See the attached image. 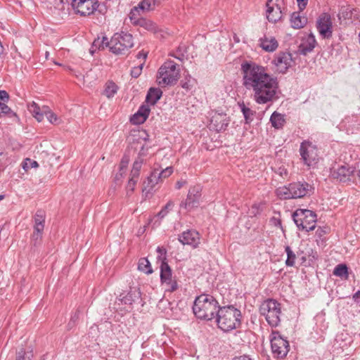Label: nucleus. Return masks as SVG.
Listing matches in <instances>:
<instances>
[{"instance_id": "obj_11", "label": "nucleus", "mask_w": 360, "mask_h": 360, "mask_svg": "<svg viewBox=\"0 0 360 360\" xmlns=\"http://www.w3.org/2000/svg\"><path fill=\"white\" fill-rule=\"evenodd\" d=\"M72 6L77 13L82 16L93 14L98 8V0H72Z\"/></svg>"}, {"instance_id": "obj_22", "label": "nucleus", "mask_w": 360, "mask_h": 360, "mask_svg": "<svg viewBox=\"0 0 360 360\" xmlns=\"http://www.w3.org/2000/svg\"><path fill=\"white\" fill-rule=\"evenodd\" d=\"M45 212L41 210L36 212L34 217V229L36 232H43L45 223Z\"/></svg>"}, {"instance_id": "obj_45", "label": "nucleus", "mask_w": 360, "mask_h": 360, "mask_svg": "<svg viewBox=\"0 0 360 360\" xmlns=\"http://www.w3.org/2000/svg\"><path fill=\"white\" fill-rule=\"evenodd\" d=\"M157 252L158 253V259L161 261V263L163 262V261H165L167 260V258H166V255H167V250L165 248H164L163 247H158L157 248Z\"/></svg>"}, {"instance_id": "obj_33", "label": "nucleus", "mask_w": 360, "mask_h": 360, "mask_svg": "<svg viewBox=\"0 0 360 360\" xmlns=\"http://www.w3.org/2000/svg\"><path fill=\"white\" fill-rule=\"evenodd\" d=\"M138 269L141 271L144 272L146 274H150L153 273V269L151 267L150 262L147 258H141L138 264Z\"/></svg>"}, {"instance_id": "obj_39", "label": "nucleus", "mask_w": 360, "mask_h": 360, "mask_svg": "<svg viewBox=\"0 0 360 360\" xmlns=\"http://www.w3.org/2000/svg\"><path fill=\"white\" fill-rule=\"evenodd\" d=\"M285 251L287 254V259L285 261V264L288 266H292L295 264V261L296 259V255L291 250L289 246H286L285 248Z\"/></svg>"}, {"instance_id": "obj_64", "label": "nucleus", "mask_w": 360, "mask_h": 360, "mask_svg": "<svg viewBox=\"0 0 360 360\" xmlns=\"http://www.w3.org/2000/svg\"><path fill=\"white\" fill-rule=\"evenodd\" d=\"M234 38V40L236 41V42H239V39L238 37H236V36L233 37Z\"/></svg>"}, {"instance_id": "obj_31", "label": "nucleus", "mask_w": 360, "mask_h": 360, "mask_svg": "<svg viewBox=\"0 0 360 360\" xmlns=\"http://www.w3.org/2000/svg\"><path fill=\"white\" fill-rule=\"evenodd\" d=\"M276 193L280 199L286 200L293 198V195L291 192L290 184L278 188L276 191Z\"/></svg>"}, {"instance_id": "obj_14", "label": "nucleus", "mask_w": 360, "mask_h": 360, "mask_svg": "<svg viewBox=\"0 0 360 360\" xmlns=\"http://www.w3.org/2000/svg\"><path fill=\"white\" fill-rule=\"evenodd\" d=\"M293 63L292 55L287 52H280L275 56L273 63L276 67V71L285 73L292 66Z\"/></svg>"}, {"instance_id": "obj_23", "label": "nucleus", "mask_w": 360, "mask_h": 360, "mask_svg": "<svg viewBox=\"0 0 360 360\" xmlns=\"http://www.w3.org/2000/svg\"><path fill=\"white\" fill-rule=\"evenodd\" d=\"M160 279L163 284L173 280L172 269L165 261H163L160 264Z\"/></svg>"}, {"instance_id": "obj_36", "label": "nucleus", "mask_w": 360, "mask_h": 360, "mask_svg": "<svg viewBox=\"0 0 360 360\" xmlns=\"http://www.w3.org/2000/svg\"><path fill=\"white\" fill-rule=\"evenodd\" d=\"M43 112H44V115L46 117L47 120L51 123L54 124H59V118L57 115L50 110L48 106H43Z\"/></svg>"}, {"instance_id": "obj_15", "label": "nucleus", "mask_w": 360, "mask_h": 360, "mask_svg": "<svg viewBox=\"0 0 360 360\" xmlns=\"http://www.w3.org/2000/svg\"><path fill=\"white\" fill-rule=\"evenodd\" d=\"M293 198H301L311 195L314 188L305 181H297L290 184Z\"/></svg>"}, {"instance_id": "obj_17", "label": "nucleus", "mask_w": 360, "mask_h": 360, "mask_svg": "<svg viewBox=\"0 0 360 360\" xmlns=\"http://www.w3.org/2000/svg\"><path fill=\"white\" fill-rule=\"evenodd\" d=\"M229 122V117L224 113H215L211 118V124L217 131L226 130Z\"/></svg>"}, {"instance_id": "obj_34", "label": "nucleus", "mask_w": 360, "mask_h": 360, "mask_svg": "<svg viewBox=\"0 0 360 360\" xmlns=\"http://www.w3.org/2000/svg\"><path fill=\"white\" fill-rule=\"evenodd\" d=\"M141 297V292L139 290H131L122 299L124 304H131L136 299Z\"/></svg>"}, {"instance_id": "obj_51", "label": "nucleus", "mask_w": 360, "mask_h": 360, "mask_svg": "<svg viewBox=\"0 0 360 360\" xmlns=\"http://www.w3.org/2000/svg\"><path fill=\"white\" fill-rule=\"evenodd\" d=\"M8 99V94L4 90H0V103H6Z\"/></svg>"}, {"instance_id": "obj_28", "label": "nucleus", "mask_w": 360, "mask_h": 360, "mask_svg": "<svg viewBox=\"0 0 360 360\" xmlns=\"http://www.w3.org/2000/svg\"><path fill=\"white\" fill-rule=\"evenodd\" d=\"M270 121L272 126L276 129H281L285 122L284 115L276 111L274 112L270 117Z\"/></svg>"}, {"instance_id": "obj_49", "label": "nucleus", "mask_w": 360, "mask_h": 360, "mask_svg": "<svg viewBox=\"0 0 360 360\" xmlns=\"http://www.w3.org/2000/svg\"><path fill=\"white\" fill-rule=\"evenodd\" d=\"M129 163V159L127 157H124L120 164V170L125 172Z\"/></svg>"}, {"instance_id": "obj_30", "label": "nucleus", "mask_w": 360, "mask_h": 360, "mask_svg": "<svg viewBox=\"0 0 360 360\" xmlns=\"http://www.w3.org/2000/svg\"><path fill=\"white\" fill-rule=\"evenodd\" d=\"M136 26L141 27L145 30L154 33L158 31V27L155 22L150 20L143 18L140 19L139 21H137Z\"/></svg>"}, {"instance_id": "obj_57", "label": "nucleus", "mask_w": 360, "mask_h": 360, "mask_svg": "<svg viewBox=\"0 0 360 360\" xmlns=\"http://www.w3.org/2000/svg\"><path fill=\"white\" fill-rule=\"evenodd\" d=\"M186 184V181H184V180H181V181H178L176 183V189H180L185 184Z\"/></svg>"}, {"instance_id": "obj_2", "label": "nucleus", "mask_w": 360, "mask_h": 360, "mask_svg": "<svg viewBox=\"0 0 360 360\" xmlns=\"http://www.w3.org/2000/svg\"><path fill=\"white\" fill-rule=\"evenodd\" d=\"M220 305L212 295L202 294L198 296L193 303V311L201 320L212 321L215 319Z\"/></svg>"}, {"instance_id": "obj_56", "label": "nucleus", "mask_w": 360, "mask_h": 360, "mask_svg": "<svg viewBox=\"0 0 360 360\" xmlns=\"http://www.w3.org/2000/svg\"><path fill=\"white\" fill-rule=\"evenodd\" d=\"M41 233H42V232H36L35 231H34V233H33V235L32 237V240H34L36 243L38 240H39L41 238Z\"/></svg>"}, {"instance_id": "obj_44", "label": "nucleus", "mask_w": 360, "mask_h": 360, "mask_svg": "<svg viewBox=\"0 0 360 360\" xmlns=\"http://www.w3.org/2000/svg\"><path fill=\"white\" fill-rule=\"evenodd\" d=\"M136 183H137V181L133 180V179H129L128 183L126 186V193H127V196H130L133 193V192L135 189Z\"/></svg>"}, {"instance_id": "obj_8", "label": "nucleus", "mask_w": 360, "mask_h": 360, "mask_svg": "<svg viewBox=\"0 0 360 360\" xmlns=\"http://www.w3.org/2000/svg\"><path fill=\"white\" fill-rule=\"evenodd\" d=\"M271 347L274 356L278 359L285 358L289 352V342L283 338L277 330L271 334Z\"/></svg>"}, {"instance_id": "obj_58", "label": "nucleus", "mask_w": 360, "mask_h": 360, "mask_svg": "<svg viewBox=\"0 0 360 360\" xmlns=\"http://www.w3.org/2000/svg\"><path fill=\"white\" fill-rule=\"evenodd\" d=\"M353 299L356 302H360V290L357 291L354 295Z\"/></svg>"}, {"instance_id": "obj_10", "label": "nucleus", "mask_w": 360, "mask_h": 360, "mask_svg": "<svg viewBox=\"0 0 360 360\" xmlns=\"http://www.w3.org/2000/svg\"><path fill=\"white\" fill-rule=\"evenodd\" d=\"M202 197V187L195 185L190 188L186 199L180 203V207L191 211L200 205Z\"/></svg>"}, {"instance_id": "obj_48", "label": "nucleus", "mask_w": 360, "mask_h": 360, "mask_svg": "<svg viewBox=\"0 0 360 360\" xmlns=\"http://www.w3.org/2000/svg\"><path fill=\"white\" fill-rule=\"evenodd\" d=\"M11 112V108L6 104V103H0V115L8 114Z\"/></svg>"}, {"instance_id": "obj_29", "label": "nucleus", "mask_w": 360, "mask_h": 360, "mask_svg": "<svg viewBox=\"0 0 360 360\" xmlns=\"http://www.w3.org/2000/svg\"><path fill=\"white\" fill-rule=\"evenodd\" d=\"M161 0H143L139 4V8L143 11H150L160 4Z\"/></svg>"}, {"instance_id": "obj_25", "label": "nucleus", "mask_w": 360, "mask_h": 360, "mask_svg": "<svg viewBox=\"0 0 360 360\" xmlns=\"http://www.w3.org/2000/svg\"><path fill=\"white\" fill-rule=\"evenodd\" d=\"M162 94L160 89L150 88L146 95V101L150 105H155L160 99Z\"/></svg>"}, {"instance_id": "obj_52", "label": "nucleus", "mask_w": 360, "mask_h": 360, "mask_svg": "<svg viewBox=\"0 0 360 360\" xmlns=\"http://www.w3.org/2000/svg\"><path fill=\"white\" fill-rule=\"evenodd\" d=\"M141 72L140 68L134 67L131 70V75L134 78H137L141 75Z\"/></svg>"}, {"instance_id": "obj_37", "label": "nucleus", "mask_w": 360, "mask_h": 360, "mask_svg": "<svg viewBox=\"0 0 360 360\" xmlns=\"http://www.w3.org/2000/svg\"><path fill=\"white\" fill-rule=\"evenodd\" d=\"M240 110L243 114L246 123H250L253 120L254 112L253 111L245 106L244 103H239Z\"/></svg>"}, {"instance_id": "obj_47", "label": "nucleus", "mask_w": 360, "mask_h": 360, "mask_svg": "<svg viewBox=\"0 0 360 360\" xmlns=\"http://www.w3.org/2000/svg\"><path fill=\"white\" fill-rule=\"evenodd\" d=\"M272 169H274L275 173L278 174L281 176H286L288 174L287 169L283 165L278 167L275 166L272 167Z\"/></svg>"}, {"instance_id": "obj_9", "label": "nucleus", "mask_w": 360, "mask_h": 360, "mask_svg": "<svg viewBox=\"0 0 360 360\" xmlns=\"http://www.w3.org/2000/svg\"><path fill=\"white\" fill-rule=\"evenodd\" d=\"M300 153L304 165L314 167L319 160L318 148L310 141H304L300 148Z\"/></svg>"}, {"instance_id": "obj_40", "label": "nucleus", "mask_w": 360, "mask_h": 360, "mask_svg": "<svg viewBox=\"0 0 360 360\" xmlns=\"http://www.w3.org/2000/svg\"><path fill=\"white\" fill-rule=\"evenodd\" d=\"M174 206V203L172 200H169L168 202L162 208V210L158 213L157 216L160 219H163L167 214L171 211Z\"/></svg>"}, {"instance_id": "obj_24", "label": "nucleus", "mask_w": 360, "mask_h": 360, "mask_svg": "<svg viewBox=\"0 0 360 360\" xmlns=\"http://www.w3.org/2000/svg\"><path fill=\"white\" fill-rule=\"evenodd\" d=\"M30 112L36 118L38 122H41L44 117L43 107L41 108L37 103L32 101L27 105Z\"/></svg>"}, {"instance_id": "obj_38", "label": "nucleus", "mask_w": 360, "mask_h": 360, "mask_svg": "<svg viewBox=\"0 0 360 360\" xmlns=\"http://www.w3.org/2000/svg\"><path fill=\"white\" fill-rule=\"evenodd\" d=\"M139 10L141 9L139 8V6L137 7H134L129 14L130 22L134 25H136L137 21H139V20L142 18L140 17Z\"/></svg>"}, {"instance_id": "obj_32", "label": "nucleus", "mask_w": 360, "mask_h": 360, "mask_svg": "<svg viewBox=\"0 0 360 360\" xmlns=\"http://www.w3.org/2000/svg\"><path fill=\"white\" fill-rule=\"evenodd\" d=\"M118 86L113 82H108L105 84L103 94L108 98H112L117 92Z\"/></svg>"}, {"instance_id": "obj_54", "label": "nucleus", "mask_w": 360, "mask_h": 360, "mask_svg": "<svg viewBox=\"0 0 360 360\" xmlns=\"http://www.w3.org/2000/svg\"><path fill=\"white\" fill-rule=\"evenodd\" d=\"M297 2L300 10L303 11L307 5L308 0H297Z\"/></svg>"}, {"instance_id": "obj_55", "label": "nucleus", "mask_w": 360, "mask_h": 360, "mask_svg": "<svg viewBox=\"0 0 360 360\" xmlns=\"http://www.w3.org/2000/svg\"><path fill=\"white\" fill-rule=\"evenodd\" d=\"M231 360H253L252 358L250 357L248 355H240L233 357Z\"/></svg>"}, {"instance_id": "obj_4", "label": "nucleus", "mask_w": 360, "mask_h": 360, "mask_svg": "<svg viewBox=\"0 0 360 360\" xmlns=\"http://www.w3.org/2000/svg\"><path fill=\"white\" fill-rule=\"evenodd\" d=\"M101 46L103 48L104 46H108L110 51L115 54H124L134 46L133 37L131 34L124 32L115 33L110 41H108V38L103 37Z\"/></svg>"}, {"instance_id": "obj_26", "label": "nucleus", "mask_w": 360, "mask_h": 360, "mask_svg": "<svg viewBox=\"0 0 360 360\" xmlns=\"http://www.w3.org/2000/svg\"><path fill=\"white\" fill-rule=\"evenodd\" d=\"M351 173L352 171L349 168L346 166H341L336 171L333 172V176L340 181H346Z\"/></svg>"}, {"instance_id": "obj_53", "label": "nucleus", "mask_w": 360, "mask_h": 360, "mask_svg": "<svg viewBox=\"0 0 360 360\" xmlns=\"http://www.w3.org/2000/svg\"><path fill=\"white\" fill-rule=\"evenodd\" d=\"M139 174L140 171L131 169L129 179H133V180L138 181Z\"/></svg>"}, {"instance_id": "obj_61", "label": "nucleus", "mask_w": 360, "mask_h": 360, "mask_svg": "<svg viewBox=\"0 0 360 360\" xmlns=\"http://www.w3.org/2000/svg\"><path fill=\"white\" fill-rule=\"evenodd\" d=\"M77 319H78V312L77 311V312H75L74 316H72L70 321H72L73 323H75Z\"/></svg>"}, {"instance_id": "obj_21", "label": "nucleus", "mask_w": 360, "mask_h": 360, "mask_svg": "<svg viewBox=\"0 0 360 360\" xmlns=\"http://www.w3.org/2000/svg\"><path fill=\"white\" fill-rule=\"evenodd\" d=\"M259 46L265 51L273 52L278 48V43L275 37L264 35L259 39Z\"/></svg>"}, {"instance_id": "obj_60", "label": "nucleus", "mask_w": 360, "mask_h": 360, "mask_svg": "<svg viewBox=\"0 0 360 360\" xmlns=\"http://www.w3.org/2000/svg\"><path fill=\"white\" fill-rule=\"evenodd\" d=\"M137 57H138L139 58H143V59H144V60H145V59L146 58V57H147V53H146V52H143V51H142V52H140V53H139V54L137 55Z\"/></svg>"}, {"instance_id": "obj_43", "label": "nucleus", "mask_w": 360, "mask_h": 360, "mask_svg": "<svg viewBox=\"0 0 360 360\" xmlns=\"http://www.w3.org/2000/svg\"><path fill=\"white\" fill-rule=\"evenodd\" d=\"M173 173L172 167H168L162 171L158 169V175L160 176V180L162 181L163 179L169 177Z\"/></svg>"}, {"instance_id": "obj_59", "label": "nucleus", "mask_w": 360, "mask_h": 360, "mask_svg": "<svg viewBox=\"0 0 360 360\" xmlns=\"http://www.w3.org/2000/svg\"><path fill=\"white\" fill-rule=\"evenodd\" d=\"M124 173V172L120 170V172L115 176V181L120 180L122 178Z\"/></svg>"}, {"instance_id": "obj_62", "label": "nucleus", "mask_w": 360, "mask_h": 360, "mask_svg": "<svg viewBox=\"0 0 360 360\" xmlns=\"http://www.w3.org/2000/svg\"><path fill=\"white\" fill-rule=\"evenodd\" d=\"M181 86L184 89H189V86L187 82L184 83Z\"/></svg>"}, {"instance_id": "obj_42", "label": "nucleus", "mask_w": 360, "mask_h": 360, "mask_svg": "<svg viewBox=\"0 0 360 360\" xmlns=\"http://www.w3.org/2000/svg\"><path fill=\"white\" fill-rule=\"evenodd\" d=\"M39 167V164L37 161L33 160L30 158H26L22 162V167L25 172H28L32 168H37Z\"/></svg>"}, {"instance_id": "obj_41", "label": "nucleus", "mask_w": 360, "mask_h": 360, "mask_svg": "<svg viewBox=\"0 0 360 360\" xmlns=\"http://www.w3.org/2000/svg\"><path fill=\"white\" fill-rule=\"evenodd\" d=\"M33 354L32 351H25L23 348L20 349L16 353L15 360H32Z\"/></svg>"}, {"instance_id": "obj_16", "label": "nucleus", "mask_w": 360, "mask_h": 360, "mask_svg": "<svg viewBox=\"0 0 360 360\" xmlns=\"http://www.w3.org/2000/svg\"><path fill=\"white\" fill-rule=\"evenodd\" d=\"M178 240L183 245H191L192 248H196L200 244V238L197 231L188 229L180 234Z\"/></svg>"}, {"instance_id": "obj_3", "label": "nucleus", "mask_w": 360, "mask_h": 360, "mask_svg": "<svg viewBox=\"0 0 360 360\" xmlns=\"http://www.w3.org/2000/svg\"><path fill=\"white\" fill-rule=\"evenodd\" d=\"M240 311L233 305L220 307L214 319L219 328L229 332L239 328L241 325Z\"/></svg>"}, {"instance_id": "obj_13", "label": "nucleus", "mask_w": 360, "mask_h": 360, "mask_svg": "<svg viewBox=\"0 0 360 360\" xmlns=\"http://www.w3.org/2000/svg\"><path fill=\"white\" fill-rule=\"evenodd\" d=\"M316 28L324 39H329L333 34V23L330 15L327 13H321L316 21Z\"/></svg>"}, {"instance_id": "obj_63", "label": "nucleus", "mask_w": 360, "mask_h": 360, "mask_svg": "<svg viewBox=\"0 0 360 360\" xmlns=\"http://www.w3.org/2000/svg\"><path fill=\"white\" fill-rule=\"evenodd\" d=\"M6 195L4 194H0V201L5 198Z\"/></svg>"}, {"instance_id": "obj_20", "label": "nucleus", "mask_w": 360, "mask_h": 360, "mask_svg": "<svg viewBox=\"0 0 360 360\" xmlns=\"http://www.w3.org/2000/svg\"><path fill=\"white\" fill-rule=\"evenodd\" d=\"M148 105H142L138 111L131 117L130 121L134 124H140L143 123L148 118L150 112Z\"/></svg>"}, {"instance_id": "obj_7", "label": "nucleus", "mask_w": 360, "mask_h": 360, "mask_svg": "<svg viewBox=\"0 0 360 360\" xmlns=\"http://www.w3.org/2000/svg\"><path fill=\"white\" fill-rule=\"evenodd\" d=\"M293 221L299 230L309 232L316 228V214L309 210H297L292 214Z\"/></svg>"}, {"instance_id": "obj_1", "label": "nucleus", "mask_w": 360, "mask_h": 360, "mask_svg": "<svg viewBox=\"0 0 360 360\" xmlns=\"http://www.w3.org/2000/svg\"><path fill=\"white\" fill-rule=\"evenodd\" d=\"M243 85L253 92L254 100L258 104H265L276 98L278 89L277 78L267 72L266 68L253 62L241 64Z\"/></svg>"}, {"instance_id": "obj_35", "label": "nucleus", "mask_w": 360, "mask_h": 360, "mask_svg": "<svg viewBox=\"0 0 360 360\" xmlns=\"http://www.w3.org/2000/svg\"><path fill=\"white\" fill-rule=\"evenodd\" d=\"M333 274L342 278H347L348 268L346 264H340L335 266Z\"/></svg>"}, {"instance_id": "obj_46", "label": "nucleus", "mask_w": 360, "mask_h": 360, "mask_svg": "<svg viewBox=\"0 0 360 360\" xmlns=\"http://www.w3.org/2000/svg\"><path fill=\"white\" fill-rule=\"evenodd\" d=\"M167 286L166 290L169 292H174L178 288L177 283L175 280H172L165 284Z\"/></svg>"}, {"instance_id": "obj_27", "label": "nucleus", "mask_w": 360, "mask_h": 360, "mask_svg": "<svg viewBox=\"0 0 360 360\" xmlns=\"http://www.w3.org/2000/svg\"><path fill=\"white\" fill-rule=\"evenodd\" d=\"M291 25L295 29H300L304 27L307 22V18L300 16L299 13H293L290 18Z\"/></svg>"}, {"instance_id": "obj_19", "label": "nucleus", "mask_w": 360, "mask_h": 360, "mask_svg": "<svg viewBox=\"0 0 360 360\" xmlns=\"http://www.w3.org/2000/svg\"><path fill=\"white\" fill-rule=\"evenodd\" d=\"M160 181V176L158 175V169H154L150 175L147 178V180L144 182V186L142 189V192L145 193L146 197L148 194L151 192L153 188Z\"/></svg>"}, {"instance_id": "obj_50", "label": "nucleus", "mask_w": 360, "mask_h": 360, "mask_svg": "<svg viewBox=\"0 0 360 360\" xmlns=\"http://www.w3.org/2000/svg\"><path fill=\"white\" fill-rule=\"evenodd\" d=\"M143 164V160L139 158L133 164L132 169L140 171Z\"/></svg>"}, {"instance_id": "obj_6", "label": "nucleus", "mask_w": 360, "mask_h": 360, "mask_svg": "<svg viewBox=\"0 0 360 360\" xmlns=\"http://www.w3.org/2000/svg\"><path fill=\"white\" fill-rule=\"evenodd\" d=\"M259 311L265 316L268 323L271 327H276L281 322V304L273 299H267L264 301L260 307Z\"/></svg>"}, {"instance_id": "obj_18", "label": "nucleus", "mask_w": 360, "mask_h": 360, "mask_svg": "<svg viewBox=\"0 0 360 360\" xmlns=\"http://www.w3.org/2000/svg\"><path fill=\"white\" fill-rule=\"evenodd\" d=\"M316 41L313 34L307 35L302 41V43L298 46L297 52L303 56H307L311 53L315 48Z\"/></svg>"}, {"instance_id": "obj_12", "label": "nucleus", "mask_w": 360, "mask_h": 360, "mask_svg": "<svg viewBox=\"0 0 360 360\" xmlns=\"http://www.w3.org/2000/svg\"><path fill=\"white\" fill-rule=\"evenodd\" d=\"M283 5V0H267L266 13V18L270 22L275 23L282 18Z\"/></svg>"}, {"instance_id": "obj_5", "label": "nucleus", "mask_w": 360, "mask_h": 360, "mask_svg": "<svg viewBox=\"0 0 360 360\" xmlns=\"http://www.w3.org/2000/svg\"><path fill=\"white\" fill-rule=\"evenodd\" d=\"M179 77L177 64L172 60L165 62L158 70V82L161 86L175 84Z\"/></svg>"}]
</instances>
